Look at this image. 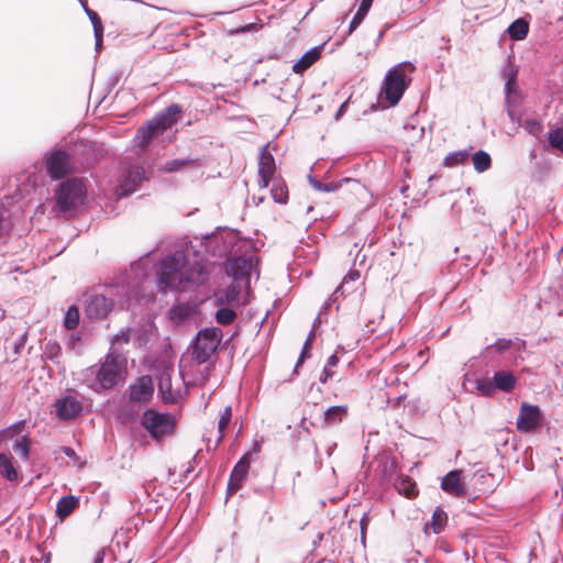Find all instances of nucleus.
<instances>
[{
  "label": "nucleus",
  "instance_id": "54",
  "mask_svg": "<svg viewBox=\"0 0 563 563\" xmlns=\"http://www.w3.org/2000/svg\"><path fill=\"white\" fill-rule=\"evenodd\" d=\"M506 111L509 117V119L514 122L516 120L515 112L512 109L511 100L507 99L505 100Z\"/></svg>",
  "mask_w": 563,
  "mask_h": 563
},
{
  "label": "nucleus",
  "instance_id": "23",
  "mask_svg": "<svg viewBox=\"0 0 563 563\" xmlns=\"http://www.w3.org/2000/svg\"><path fill=\"white\" fill-rule=\"evenodd\" d=\"M79 506V498L74 495L63 496L56 504V516L64 520Z\"/></svg>",
  "mask_w": 563,
  "mask_h": 563
},
{
  "label": "nucleus",
  "instance_id": "60",
  "mask_svg": "<svg viewBox=\"0 0 563 563\" xmlns=\"http://www.w3.org/2000/svg\"><path fill=\"white\" fill-rule=\"evenodd\" d=\"M325 313H327V311H324V309L322 308V309L320 310L319 314L317 316V318H316V319H314V321H313V328H314L317 324H319V323H321V322H322V316H323V314H325Z\"/></svg>",
  "mask_w": 563,
  "mask_h": 563
},
{
  "label": "nucleus",
  "instance_id": "8",
  "mask_svg": "<svg viewBox=\"0 0 563 563\" xmlns=\"http://www.w3.org/2000/svg\"><path fill=\"white\" fill-rule=\"evenodd\" d=\"M476 390L484 397H492L496 391L510 393L515 389L517 377L510 371H497L492 379L477 378Z\"/></svg>",
  "mask_w": 563,
  "mask_h": 563
},
{
  "label": "nucleus",
  "instance_id": "33",
  "mask_svg": "<svg viewBox=\"0 0 563 563\" xmlns=\"http://www.w3.org/2000/svg\"><path fill=\"white\" fill-rule=\"evenodd\" d=\"M79 309L74 305L69 306L64 316V328L69 331L75 330L79 324Z\"/></svg>",
  "mask_w": 563,
  "mask_h": 563
},
{
  "label": "nucleus",
  "instance_id": "46",
  "mask_svg": "<svg viewBox=\"0 0 563 563\" xmlns=\"http://www.w3.org/2000/svg\"><path fill=\"white\" fill-rule=\"evenodd\" d=\"M516 84H517V81H505L504 91H505L506 100L510 99L511 95L517 93L518 89H517Z\"/></svg>",
  "mask_w": 563,
  "mask_h": 563
},
{
  "label": "nucleus",
  "instance_id": "26",
  "mask_svg": "<svg viewBox=\"0 0 563 563\" xmlns=\"http://www.w3.org/2000/svg\"><path fill=\"white\" fill-rule=\"evenodd\" d=\"M275 174V158L266 152L265 147L262 148L258 161V176H274Z\"/></svg>",
  "mask_w": 563,
  "mask_h": 563
},
{
  "label": "nucleus",
  "instance_id": "7",
  "mask_svg": "<svg viewBox=\"0 0 563 563\" xmlns=\"http://www.w3.org/2000/svg\"><path fill=\"white\" fill-rule=\"evenodd\" d=\"M400 67H408L410 71L415 70V66L410 62H402L388 69L384 79V95L390 106H396L400 101L411 81V79H406Z\"/></svg>",
  "mask_w": 563,
  "mask_h": 563
},
{
  "label": "nucleus",
  "instance_id": "14",
  "mask_svg": "<svg viewBox=\"0 0 563 563\" xmlns=\"http://www.w3.org/2000/svg\"><path fill=\"white\" fill-rule=\"evenodd\" d=\"M56 417L62 421H69L79 417L82 412V404L74 396L66 395L54 402Z\"/></svg>",
  "mask_w": 563,
  "mask_h": 563
},
{
  "label": "nucleus",
  "instance_id": "56",
  "mask_svg": "<svg viewBox=\"0 0 563 563\" xmlns=\"http://www.w3.org/2000/svg\"><path fill=\"white\" fill-rule=\"evenodd\" d=\"M338 363H339V357L336 356V354H332L328 357L324 366H328V368H332V367L336 366Z\"/></svg>",
  "mask_w": 563,
  "mask_h": 563
},
{
  "label": "nucleus",
  "instance_id": "43",
  "mask_svg": "<svg viewBox=\"0 0 563 563\" xmlns=\"http://www.w3.org/2000/svg\"><path fill=\"white\" fill-rule=\"evenodd\" d=\"M188 163H190L189 159H179V158L172 159V161L166 162L164 164V166L162 167V169L167 173H174V172L180 170Z\"/></svg>",
  "mask_w": 563,
  "mask_h": 563
},
{
  "label": "nucleus",
  "instance_id": "11",
  "mask_svg": "<svg viewBox=\"0 0 563 563\" xmlns=\"http://www.w3.org/2000/svg\"><path fill=\"white\" fill-rule=\"evenodd\" d=\"M187 356L200 365L207 363L211 357V327L200 330L191 341Z\"/></svg>",
  "mask_w": 563,
  "mask_h": 563
},
{
  "label": "nucleus",
  "instance_id": "34",
  "mask_svg": "<svg viewBox=\"0 0 563 563\" xmlns=\"http://www.w3.org/2000/svg\"><path fill=\"white\" fill-rule=\"evenodd\" d=\"M85 12L87 13L92 26H93V33L95 37L99 38L103 36V26L102 22L98 15V13L91 9H89L86 3L81 2Z\"/></svg>",
  "mask_w": 563,
  "mask_h": 563
},
{
  "label": "nucleus",
  "instance_id": "25",
  "mask_svg": "<svg viewBox=\"0 0 563 563\" xmlns=\"http://www.w3.org/2000/svg\"><path fill=\"white\" fill-rule=\"evenodd\" d=\"M195 312V307L189 303H176L169 311L168 317L172 321L180 323L187 320Z\"/></svg>",
  "mask_w": 563,
  "mask_h": 563
},
{
  "label": "nucleus",
  "instance_id": "53",
  "mask_svg": "<svg viewBox=\"0 0 563 563\" xmlns=\"http://www.w3.org/2000/svg\"><path fill=\"white\" fill-rule=\"evenodd\" d=\"M349 102H350V98L347 100H345L341 106L340 108L338 109V111L335 112L334 114V120L339 121L343 115L344 113L346 112L347 110V107H349Z\"/></svg>",
  "mask_w": 563,
  "mask_h": 563
},
{
  "label": "nucleus",
  "instance_id": "21",
  "mask_svg": "<svg viewBox=\"0 0 563 563\" xmlns=\"http://www.w3.org/2000/svg\"><path fill=\"white\" fill-rule=\"evenodd\" d=\"M446 522H448V514L440 506H438V507H435V509L431 516V519L426 522V525L423 527V531L427 534H429V533L439 534L445 529Z\"/></svg>",
  "mask_w": 563,
  "mask_h": 563
},
{
  "label": "nucleus",
  "instance_id": "59",
  "mask_svg": "<svg viewBox=\"0 0 563 563\" xmlns=\"http://www.w3.org/2000/svg\"><path fill=\"white\" fill-rule=\"evenodd\" d=\"M338 296L339 295H334V291L332 292V295L329 297V299L327 300V302L322 307L324 309V311H327L329 309V307L336 301Z\"/></svg>",
  "mask_w": 563,
  "mask_h": 563
},
{
  "label": "nucleus",
  "instance_id": "2",
  "mask_svg": "<svg viewBox=\"0 0 563 563\" xmlns=\"http://www.w3.org/2000/svg\"><path fill=\"white\" fill-rule=\"evenodd\" d=\"M223 257L219 267L220 279H231L239 288L243 280L251 282L255 266L253 243L243 238L239 230L217 227L213 230V257Z\"/></svg>",
  "mask_w": 563,
  "mask_h": 563
},
{
  "label": "nucleus",
  "instance_id": "36",
  "mask_svg": "<svg viewBox=\"0 0 563 563\" xmlns=\"http://www.w3.org/2000/svg\"><path fill=\"white\" fill-rule=\"evenodd\" d=\"M500 75L505 81H517L518 68L511 62L510 57H508L505 64L503 65Z\"/></svg>",
  "mask_w": 563,
  "mask_h": 563
},
{
  "label": "nucleus",
  "instance_id": "13",
  "mask_svg": "<svg viewBox=\"0 0 563 563\" xmlns=\"http://www.w3.org/2000/svg\"><path fill=\"white\" fill-rule=\"evenodd\" d=\"M543 415L538 405L523 401L520 405L516 426L521 432H531L542 424Z\"/></svg>",
  "mask_w": 563,
  "mask_h": 563
},
{
  "label": "nucleus",
  "instance_id": "49",
  "mask_svg": "<svg viewBox=\"0 0 563 563\" xmlns=\"http://www.w3.org/2000/svg\"><path fill=\"white\" fill-rule=\"evenodd\" d=\"M223 339V332L221 329L213 327V354L217 351V345L221 343Z\"/></svg>",
  "mask_w": 563,
  "mask_h": 563
},
{
  "label": "nucleus",
  "instance_id": "55",
  "mask_svg": "<svg viewBox=\"0 0 563 563\" xmlns=\"http://www.w3.org/2000/svg\"><path fill=\"white\" fill-rule=\"evenodd\" d=\"M60 451L66 455L68 456L69 459H74L76 460L77 459V454L75 452L74 449H71L70 446H62L60 448Z\"/></svg>",
  "mask_w": 563,
  "mask_h": 563
},
{
  "label": "nucleus",
  "instance_id": "9",
  "mask_svg": "<svg viewBox=\"0 0 563 563\" xmlns=\"http://www.w3.org/2000/svg\"><path fill=\"white\" fill-rule=\"evenodd\" d=\"M142 426L150 432L152 438L159 440L173 431L175 419L168 412L159 413L148 409L143 413Z\"/></svg>",
  "mask_w": 563,
  "mask_h": 563
},
{
  "label": "nucleus",
  "instance_id": "42",
  "mask_svg": "<svg viewBox=\"0 0 563 563\" xmlns=\"http://www.w3.org/2000/svg\"><path fill=\"white\" fill-rule=\"evenodd\" d=\"M80 343L81 335L79 333H70L65 341L67 349L74 351L77 355L81 354Z\"/></svg>",
  "mask_w": 563,
  "mask_h": 563
},
{
  "label": "nucleus",
  "instance_id": "10",
  "mask_svg": "<svg viewBox=\"0 0 563 563\" xmlns=\"http://www.w3.org/2000/svg\"><path fill=\"white\" fill-rule=\"evenodd\" d=\"M45 170L52 179H60L74 168L70 154L62 148L47 153L43 161Z\"/></svg>",
  "mask_w": 563,
  "mask_h": 563
},
{
  "label": "nucleus",
  "instance_id": "31",
  "mask_svg": "<svg viewBox=\"0 0 563 563\" xmlns=\"http://www.w3.org/2000/svg\"><path fill=\"white\" fill-rule=\"evenodd\" d=\"M347 408L345 406H331L324 411L325 423L333 426L342 421L346 413Z\"/></svg>",
  "mask_w": 563,
  "mask_h": 563
},
{
  "label": "nucleus",
  "instance_id": "16",
  "mask_svg": "<svg viewBox=\"0 0 563 563\" xmlns=\"http://www.w3.org/2000/svg\"><path fill=\"white\" fill-rule=\"evenodd\" d=\"M154 391L152 377L141 376L136 383L130 387V400L134 402H145L151 399Z\"/></svg>",
  "mask_w": 563,
  "mask_h": 563
},
{
  "label": "nucleus",
  "instance_id": "18",
  "mask_svg": "<svg viewBox=\"0 0 563 563\" xmlns=\"http://www.w3.org/2000/svg\"><path fill=\"white\" fill-rule=\"evenodd\" d=\"M462 471L453 470L445 474L441 482V488L449 495L463 497L466 493L461 481Z\"/></svg>",
  "mask_w": 563,
  "mask_h": 563
},
{
  "label": "nucleus",
  "instance_id": "41",
  "mask_svg": "<svg viewBox=\"0 0 563 563\" xmlns=\"http://www.w3.org/2000/svg\"><path fill=\"white\" fill-rule=\"evenodd\" d=\"M309 183L316 190L323 191V192H333V191L338 190V188L340 187V185L334 184V183L323 184L320 180H318L311 176H309Z\"/></svg>",
  "mask_w": 563,
  "mask_h": 563
},
{
  "label": "nucleus",
  "instance_id": "51",
  "mask_svg": "<svg viewBox=\"0 0 563 563\" xmlns=\"http://www.w3.org/2000/svg\"><path fill=\"white\" fill-rule=\"evenodd\" d=\"M9 233V228L7 223V219L2 211H0V239L5 236Z\"/></svg>",
  "mask_w": 563,
  "mask_h": 563
},
{
  "label": "nucleus",
  "instance_id": "5",
  "mask_svg": "<svg viewBox=\"0 0 563 563\" xmlns=\"http://www.w3.org/2000/svg\"><path fill=\"white\" fill-rule=\"evenodd\" d=\"M97 365L101 390H110L123 383L126 367L125 360L119 353L110 352Z\"/></svg>",
  "mask_w": 563,
  "mask_h": 563
},
{
  "label": "nucleus",
  "instance_id": "35",
  "mask_svg": "<svg viewBox=\"0 0 563 563\" xmlns=\"http://www.w3.org/2000/svg\"><path fill=\"white\" fill-rule=\"evenodd\" d=\"M62 354V347L55 340H49L45 343L44 355L47 360L58 363V358Z\"/></svg>",
  "mask_w": 563,
  "mask_h": 563
},
{
  "label": "nucleus",
  "instance_id": "6",
  "mask_svg": "<svg viewBox=\"0 0 563 563\" xmlns=\"http://www.w3.org/2000/svg\"><path fill=\"white\" fill-rule=\"evenodd\" d=\"M87 188L82 179L70 177L62 181L55 192L56 206L60 211L80 207L86 199Z\"/></svg>",
  "mask_w": 563,
  "mask_h": 563
},
{
  "label": "nucleus",
  "instance_id": "24",
  "mask_svg": "<svg viewBox=\"0 0 563 563\" xmlns=\"http://www.w3.org/2000/svg\"><path fill=\"white\" fill-rule=\"evenodd\" d=\"M509 37L514 41H522L529 33V22L525 18H518L507 29Z\"/></svg>",
  "mask_w": 563,
  "mask_h": 563
},
{
  "label": "nucleus",
  "instance_id": "47",
  "mask_svg": "<svg viewBox=\"0 0 563 563\" xmlns=\"http://www.w3.org/2000/svg\"><path fill=\"white\" fill-rule=\"evenodd\" d=\"M25 343H26V333H23L14 342V346H13L14 354H16V355L20 354L22 349L24 347Z\"/></svg>",
  "mask_w": 563,
  "mask_h": 563
},
{
  "label": "nucleus",
  "instance_id": "57",
  "mask_svg": "<svg viewBox=\"0 0 563 563\" xmlns=\"http://www.w3.org/2000/svg\"><path fill=\"white\" fill-rule=\"evenodd\" d=\"M104 550L100 549L95 553L93 563H103L104 561Z\"/></svg>",
  "mask_w": 563,
  "mask_h": 563
},
{
  "label": "nucleus",
  "instance_id": "50",
  "mask_svg": "<svg viewBox=\"0 0 563 563\" xmlns=\"http://www.w3.org/2000/svg\"><path fill=\"white\" fill-rule=\"evenodd\" d=\"M368 523H369V517L367 514H364V516L360 520L361 540L363 543L365 542V529L367 528Z\"/></svg>",
  "mask_w": 563,
  "mask_h": 563
},
{
  "label": "nucleus",
  "instance_id": "63",
  "mask_svg": "<svg viewBox=\"0 0 563 563\" xmlns=\"http://www.w3.org/2000/svg\"><path fill=\"white\" fill-rule=\"evenodd\" d=\"M357 26H358V24H356L355 22H353L351 20L350 25H349V34H352L357 29Z\"/></svg>",
  "mask_w": 563,
  "mask_h": 563
},
{
  "label": "nucleus",
  "instance_id": "3",
  "mask_svg": "<svg viewBox=\"0 0 563 563\" xmlns=\"http://www.w3.org/2000/svg\"><path fill=\"white\" fill-rule=\"evenodd\" d=\"M251 282L243 280L236 288L231 279H220L217 289H213V305L218 307L213 318L220 325H230L238 318V309L247 303Z\"/></svg>",
  "mask_w": 563,
  "mask_h": 563
},
{
  "label": "nucleus",
  "instance_id": "15",
  "mask_svg": "<svg viewBox=\"0 0 563 563\" xmlns=\"http://www.w3.org/2000/svg\"><path fill=\"white\" fill-rule=\"evenodd\" d=\"M112 309V301L104 295L90 294L85 300V313L90 319H102Z\"/></svg>",
  "mask_w": 563,
  "mask_h": 563
},
{
  "label": "nucleus",
  "instance_id": "20",
  "mask_svg": "<svg viewBox=\"0 0 563 563\" xmlns=\"http://www.w3.org/2000/svg\"><path fill=\"white\" fill-rule=\"evenodd\" d=\"M250 467V462L246 456L241 457V460L236 463L231 472V476L228 483V490L234 492L241 487L242 482L244 481L247 471Z\"/></svg>",
  "mask_w": 563,
  "mask_h": 563
},
{
  "label": "nucleus",
  "instance_id": "4",
  "mask_svg": "<svg viewBox=\"0 0 563 563\" xmlns=\"http://www.w3.org/2000/svg\"><path fill=\"white\" fill-rule=\"evenodd\" d=\"M181 107L173 103L157 113L153 119L139 128L134 142L140 147H146L154 139L162 135L167 129L178 121Z\"/></svg>",
  "mask_w": 563,
  "mask_h": 563
},
{
  "label": "nucleus",
  "instance_id": "39",
  "mask_svg": "<svg viewBox=\"0 0 563 563\" xmlns=\"http://www.w3.org/2000/svg\"><path fill=\"white\" fill-rule=\"evenodd\" d=\"M13 451L26 461L30 454L29 439L25 435L16 439L15 443L13 444Z\"/></svg>",
  "mask_w": 563,
  "mask_h": 563
},
{
  "label": "nucleus",
  "instance_id": "45",
  "mask_svg": "<svg viewBox=\"0 0 563 563\" xmlns=\"http://www.w3.org/2000/svg\"><path fill=\"white\" fill-rule=\"evenodd\" d=\"M374 0H361V3L358 5V9L356 11L357 14H360L363 18H366Z\"/></svg>",
  "mask_w": 563,
  "mask_h": 563
},
{
  "label": "nucleus",
  "instance_id": "30",
  "mask_svg": "<svg viewBox=\"0 0 563 563\" xmlns=\"http://www.w3.org/2000/svg\"><path fill=\"white\" fill-rule=\"evenodd\" d=\"M470 148L459 150L449 153L443 161V165L445 167H455L460 164L465 163L470 157Z\"/></svg>",
  "mask_w": 563,
  "mask_h": 563
},
{
  "label": "nucleus",
  "instance_id": "1",
  "mask_svg": "<svg viewBox=\"0 0 563 563\" xmlns=\"http://www.w3.org/2000/svg\"><path fill=\"white\" fill-rule=\"evenodd\" d=\"M211 234L190 241L185 250L176 251L161 261L156 286L161 292L188 291L208 279Z\"/></svg>",
  "mask_w": 563,
  "mask_h": 563
},
{
  "label": "nucleus",
  "instance_id": "38",
  "mask_svg": "<svg viewBox=\"0 0 563 563\" xmlns=\"http://www.w3.org/2000/svg\"><path fill=\"white\" fill-rule=\"evenodd\" d=\"M549 144L563 153V128L552 129L548 133Z\"/></svg>",
  "mask_w": 563,
  "mask_h": 563
},
{
  "label": "nucleus",
  "instance_id": "44",
  "mask_svg": "<svg viewBox=\"0 0 563 563\" xmlns=\"http://www.w3.org/2000/svg\"><path fill=\"white\" fill-rule=\"evenodd\" d=\"M263 24L261 23H249L235 30H231L229 32L230 35H238L251 32H258L262 29Z\"/></svg>",
  "mask_w": 563,
  "mask_h": 563
},
{
  "label": "nucleus",
  "instance_id": "19",
  "mask_svg": "<svg viewBox=\"0 0 563 563\" xmlns=\"http://www.w3.org/2000/svg\"><path fill=\"white\" fill-rule=\"evenodd\" d=\"M76 379L93 393H102L96 364L78 372Z\"/></svg>",
  "mask_w": 563,
  "mask_h": 563
},
{
  "label": "nucleus",
  "instance_id": "58",
  "mask_svg": "<svg viewBox=\"0 0 563 563\" xmlns=\"http://www.w3.org/2000/svg\"><path fill=\"white\" fill-rule=\"evenodd\" d=\"M273 179H275L274 176L260 177V186L266 188Z\"/></svg>",
  "mask_w": 563,
  "mask_h": 563
},
{
  "label": "nucleus",
  "instance_id": "22",
  "mask_svg": "<svg viewBox=\"0 0 563 563\" xmlns=\"http://www.w3.org/2000/svg\"><path fill=\"white\" fill-rule=\"evenodd\" d=\"M323 45H318L306 52L301 58L296 62L292 66V70L296 74H301L307 70L312 64H314L321 56Z\"/></svg>",
  "mask_w": 563,
  "mask_h": 563
},
{
  "label": "nucleus",
  "instance_id": "12",
  "mask_svg": "<svg viewBox=\"0 0 563 563\" xmlns=\"http://www.w3.org/2000/svg\"><path fill=\"white\" fill-rule=\"evenodd\" d=\"M145 169L141 165H130L122 168L121 179L118 186L120 196H129L136 191L141 184L146 180Z\"/></svg>",
  "mask_w": 563,
  "mask_h": 563
},
{
  "label": "nucleus",
  "instance_id": "27",
  "mask_svg": "<svg viewBox=\"0 0 563 563\" xmlns=\"http://www.w3.org/2000/svg\"><path fill=\"white\" fill-rule=\"evenodd\" d=\"M12 457L5 453H0V474L8 481L18 479V472L12 463Z\"/></svg>",
  "mask_w": 563,
  "mask_h": 563
},
{
  "label": "nucleus",
  "instance_id": "17",
  "mask_svg": "<svg viewBox=\"0 0 563 563\" xmlns=\"http://www.w3.org/2000/svg\"><path fill=\"white\" fill-rule=\"evenodd\" d=\"M158 393L165 404H175L183 398V390L178 386L173 388L172 377L164 373L158 378Z\"/></svg>",
  "mask_w": 563,
  "mask_h": 563
},
{
  "label": "nucleus",
  "instance_id": "29",
  "mask_svg": "<svg viewBox=\"0 0 563 563\" xmlns=\"http://www.w3.org/2000/svg\"><path fill=\"white\" fill-rule=\"evenodd\" d=\"M472 162H473L474 169L477 173H484V172L488 170L492 166L490 155L486 151H483V150H479L472 155Z\"/></svg>",
  "mask_w": 563,
  "mask_h": 563
},
{
  "label": "nucleus",
  "instance_id": "48",
  "mask_svg": "<svg viewBox=\"0 0 563 563\" xmlns=\"http://www.w3.org/2000/svg\"><path fill=\"white\" fill-rule=\"evenodd\" d=\"M310 357V351L302 347L300 355L294 368V374L298 372L299 366L305 362L306 358Z\"/></svg>",
  "mask_w": 563,
  "mask_h": 563
},
{
  "label": "nucleus",
  "instance_id": "64",
  "mask_svg": "<svg viewBox=\"0 0 563 563\" xmlns=\"http://www.w3.org/2000/svg\"><path fill=\"white\" fill-rule=\"evenodd\" d=\"M192 472V467H187L186 471L184 472V477L185 479H188L189 478V474Z\"/></svg>",
  "mask_w": 563,
  "mask_h": 563
},
{
  "label": "nucleus",
  "instance_id": "32",
  "mask_svg": "<svg viewBox=\"0 0 563 563\" xmlns=\"http://www.w3.org/2000/svg\"><path fill=\"white\" fill-rule=\"evenodd\" d=\"M361 274L357 269H350L344 276L342 283L335 288L334 295H344L351 292L353 288L350 287V283H355L360 279Z\"/></svg>",
  "mask_w": 563,
  "mask_h": 563
},
{
  "label": "nucleus",
  "instance_id": "37",
  "mask_svg": "<svg viewBox=\"0 0 563 563\" xmlns=\"http://www.w3.org/2000/svg\"><path fill=\"white\" fill-rule=\"evenodd\" d=\"M512 341L509 339H497L493 344L486 346L485 353L486 355H489L495 352L501 354L508 349H510Z\"/></svg>",
  "mask_w": 563,
  "mask_h": 563
},
{
  "label": "nucleus",
  "instance_id": "40",
  "mask_svg": "<svg viewBox=\"0 0 563 563\" xmlns=\"http://www.w3.org/2000/svg\"><path fill=\"white\" fill-rule=\"evenodd\" d=\"M231 418H232V409H231L230 406H227L224 408L223 412H221L220 419H219V422H218V431L220 433V437H219L218 441H221V439L223 438L224 430L229 426V423L231 421Z\"/></svg>",
  "mask_w": 563,
  "mask_h": 563
},
{
  "label": "nucleus",
  "instance_id": "52",
  "mask_svg": "<svg viewBox=\"0 0 563 563\" xmlns=\"http://www.w3.org/2000/svg\"><path fill=\"white\" fill-rule=\"evenodd\" d=\"M333 375H334V372L331 368H328V366H324L319 380H320V383L325 384L328 382V379L333 377Z\"/></svg>",
  "mask_w": 563,
  "mask_h": 563
},
{
  "label": "nucleus",
  "instance_id": "61",
  "mask_svg": "<svg viewBox=\"0 0 563 563\" xmlns=\"http://www.w3.org/2000/svg\"><path fill=\"white\" fill-rule=\"evenodd\" d=\"M325 313H327V311H324V309L322 308V309L320 310L319 314L317 316V318H316V319H314V321H313V328H314L317 324H319V323H321V322H322V316H323V314H325Z\"/></svg>",
  "mask_w": 563,
  "mask_h": 563
},
{
  "label": "nucleus",
  "instance_id": "28",
  "mask_svg": "<svg viewBox=\"0 0 563 563\" xmlns=\"http://www.w3.org/2000/svg\"><path fill=\"white\" fill-rule=\"evenodd\" d=\"M272 198L276 203H286L288 200V189L285 181L280 178L273 179L271 188Z\"/></svg>",
  "mask_w": 563,
  "mask_h": 563
},
{
  "label": "nucleus",
  "instance_id": "62",
  "mask_svg": "<svg viewBox=\"0 0 563 563\" xmlns=\"http://www.w3.org/2000/svg\"><path fill=\"white\" fill-rule=\"evenodd\" d=\"M364 19L365 18H363L360 14L355 13L354 16L352 18V21L360 25L363 22Z\"/></svg>",
  "mask_w": 563,
  "mask_h": 563
}]
</instances>
